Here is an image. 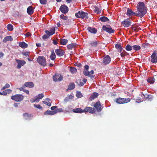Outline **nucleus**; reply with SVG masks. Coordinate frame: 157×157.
I'll return each mask as SVG.
<instances>
[{
  "mask_svg": "<svg viewBox=\"0 0 157 157\" xmlns=\"http://www.w3.org/2000/svg\"><path fill=\"white\" fill-rule=\"evenodd\" d=\"M25 87H24L23 86H22L20 88H19L18 89L19 90L21 91H22L23 92L26 93L27 94H29V91L28 90H26L24 89Z\"/></svg>",
  "mask_w": 157,
  "mask_h": 157,
  "instance_id": "obj_39",
  "label": "nucleus"
},
{
  "mask_svg": "<svg viewBox=\"0 0 157 157\" xmlns=\"http://www.w3.org/2000/svg\"><path fill=\"white\" fill-rule=\"evenodd\" d=\"M121 57H123L126 56V52L124 50H123V51L122 52H121Z\"/></svg>",
  "mask_w": 157,
  "mask_h": 157,
  "instance_id": "obj_51",
  "label": "nucleus"
},
{
  "mask_svg": "<svg viewBox=\"0 0 157 157\" xmlns=\"http://www.w3.org/2000/svg\"><path fill=\"white\" fill-rule=\"evenodd\" d=\"M83 112H89L91 113H94L95 111L94 108L90 107H86L83 109Z\"/></svg>",
  "mask_w": 157,
  "mask_h": 157,
  "instance_id": "obj_14",
  "label": "nucleus"
},
{
  "mask_svg": "<svg viewBox=\"0 0 157 157\" xmlns=\"http://www.w3.org/2000/svg\"><path fill=\"white\" fill-rule=\"evenodd\" d=\"M147 81L149 83L152 84L155 82V79L153 77L149 78L148 79Z\"/></svg>",
  "mask_w": 157,
  "mask_h": 157,
  "instance_id": "obj_34",
  "label": "nucleus"
},
{
  "mask_svg": "<svg viewBox=\"0 0 157 157\" xmlns=\"http://www.w3.org/2000/svg\"><path fill=\"white\" fill-rule=\"evenodd\" d=\"M126 14L128 16L132 15L136 16V13L133 12L131 9H130L129 8L127 9Z\"/></svg>",
  "mask_w": 157,
  "mask_h": 157,
  "instance_id": "obj_18",
  "label": "nucleus"
},
{
  "mask_svg": "<svg viewBox=\"0 0 157 157\" xmlns=\"http://www.w3.org/2000/svg\"><path fill=\"white\" fill-rule=\"evenodd\" d=\"M34 106L35 108H37L41 109H42V107L40 105H34Z\"/></svg>",
  "mask_w": 157,
  "mask_h": 157,
  "instance_id": "obj_52",
  "label": "nucleus"
},
{
  "mask_svg": "<svg viewBox=\"0 0 157 157\" xmlns=\"http://www.w3.org/2000/svg\"><path fill=\"white\" fill-rule=\"evenodd\" d=\"M34 9L32 6H29L27 9V12L28 14L31 15L33 13Z\"/></svg>",
  "mask_w": 157,
  "mask_h": 157,
  "instance_id": "obj_23",
  "label": "nucleus"
},
{
  "mask_svg": "<svg viewBox=\"0 0 157 157\" xmlns=\"http://www.w3.org/2000/svg\"><path fill=\"white\" fill-rule=\"evenodd\" d=\"M83 74L86 76H89L90 72L88 70H84L83 71Z\"/></svg>",
  "mask_w": 157,
  "mask_h": 157,
  "instance_id": "obj_45",
  "label": "nucleus"
},
{
  "mask_svg": "<svg viewBox=\"0 0 157 157\" xmlns=\"http://www.w3.org/2000/svg\"><path fill=\"white\" fill-rule=\"evenodd\" d=\"M13 40L12 37L10 36H8L5 37L3 40V42L6 43L8 41H12Z\"/></svg>",
  "mask_w": 157,
  "mask_h": 157,
  "instance_id": "obj_25",
  "label": "nucleus"
},
{
  "mask_svg": "<svg viewBox=\"0 0 157 157\" xmlns=\"http://www.w3.org/2000/svg\"><path fill=\"white\" fill-rule=\"evenodd\" d=\"M75 15L76 17L77 18L86 19L87 18L88 13L82 11H79L75 13Z\"/></svg>",
  "mask_w": 157,
  "mask_h": 157,
  "instance_id": "obj_3",
  "label": "nucleus"
},
{
  "mask_svg": "<svg viewBox=\"0 0 157 157\" xmlns=\"http://www.w3.org/2000/svg\"><path fill=\"white\" fill-rule=\"evenodd\" d=\"M132 47L129 44H128L126 47L125 49L127 51H130L132 49Z\"/></svg>",
  "mask_w": 157,
  "mask_h": 157,
  "instance_id": "obj_42",
  "label": "nucleus"
},
{
  "mask_svg": "<svg viewBox=\"0 0 157 157\" xmlns=\"http://www.w3.org/2000/svg\"><path fill=\"white\" fill-rule=\"evenodd\" d=\"M55 29L54 28H52L50 29L49 31L48 30H45V33L47 34L48 36H51L55 33Z\"/></svg>",
  "mask_w": 157,
  "mask_h": 157,
  "instance_id": "obj_17",
  "label": "nucleus"
},
{
  "mask_svg": "<svg viewBox=\"0 0 157 157\" xmlns=\"http://www.w3.org/2000/svg\"><path fill=\"white\" fill-rule=\"evenodd\" d=\"M94 72L93 70H92L90 72L89 77H90L91 78H93L95 76V75H93Z\"/></svg>",
  "mask_w": 157,
  "mask_h": 157,
  "instance_id": "obj_47",
  "label": "nucleus"
},
{
  "mask_svg": "<svg viewBox=\"0 0 157 157\" xmlns=\"http://www.w3.org/2000/svg\"><path fill=\"white\" fill-rule=\"evenodd\" d=\"M68 97L70 100L73 99L74 98V96L71 95H69Z\"/></svg>",
  "mask_w": 157,
  "mask_h": 157,
  "instance_id": "obj_60",
  "label": "nucleus"
},
{
  "mask_svg": "<svg viewBox=\"0 0 157 157\" xmlns=\"http://www.w3.org/2000/svg\"><path fill=\"white\" fill-rule=\"evenodd\" d=\"M76 45V44L71 43L68 45L67 46V48L68 49H73L75 48Z\"/></svg>",
  "mask_w": 157,
  "mask_h": 157,
  "instance_id": "obj_31",
  "label": "nucleus"
},
{
  "mask_svg": "<svg viewBox=\"0 0 157 157\" xmlns=\"http://www.w3.org/2000/svg\"><path fill=\"white\" fill-rule=\"evenodd\" d=\"M131 100L129 98H119L116 99V102L119 104H123L127 103L130 101Z\"/></svg>",
  "mask_w": 157,
  "mask_h": 157,
  "instance_id": "obj_4",
  "label": "nucleus"
},
{
  "mask_svg": "<svg viewBox=\"0 0 157 157\" xmlns=\"http://www.w3.org/2000/svg\"><path fill=\"white\" fill-rule=\"evenodd\" d=\"M111 61V59L109 55H107L104 57L102 63L104 65H106L109 64Z\"/></svg>",
  "mask_w": 157,
  "mask_h": 157,
  "instance_id": "obj_9",
  "label": "nucleus"
},
{
  "mask_svg": "<svg viewBox=\"0 0 157 157\" xmlns=\"http://www.w3.org/2000/svg\"><path fill=\"white\" fill-rule=\"evenodd\" d=\"M72 111L74 113H79L83 112V109L82 110L79 108H77L73 109Z\"/></svg>",
  "mask_w": 157,
  "mask_h": 157,
  "instance_id": "obj_30",
  "label": "nucleus"
},
{
  "mask_svg": "<svg viewBox=\"0 0 157 157\" xmlns=\"http://www.w3.org/2000/svg\"><path fill=\"white\" fill-rule=\"evenodd\" d=\"M37 61L40 65L43 66H45L46 65L45 58L43 56H38L37 59Z\"/></svg>",
  "mask_w": 157,
  "mask_h": 157,
  "instance_id": "obj_5",
  "label": "nucleus"
},
{
  "mask_svg": "<svg viewBox=\"0 0 157 157\" xmlns=\"http://www.w3.org/2000/svg\"><path fill=\"white\" fill-rule=\"evenodd\" d=\"M98 42L96 41H92L89 44V46L91 47H96L98 45Z\"/></svg>",
  "mask_w": 157,
  "mask_h": 157,
  "instance_id": "obj_27",
  "label": "nucleus"
},
{
  "mask_svg": "<svg viewBox=\"0 0 157 157\" xmlns=\"http://www.w3.org/2000/svg\"><path fill=\"white\" fill-rule=\"evenodd\" d=\"M94 107L95 110L98 112H100L102 110L101 104L99 101L96 102V103L94 105Z\"/></svg>",
  "mask_w": 157,
  "mask_h": 157,
  "instance_id": "obj_12",
  "label": "nucleus"
},
{
  "mask_svg": "<svg viewBox=\"0 0 157 157\" xmlns=\"http://www.w3.org/2000/svg\"><path fill=\"white\" fill-rule=\"evenodd\" d=\"M40 4L42 5H45L47 3V0H39Z\"/></svg>",
  "mask_w": 157,
  "mask_h": 157,
  "instance_id": "obj_48",
  "label": "nucleus"
},
{
  "mask_svg": "<svg viewBox=\"0 0 157 157\" xmlns=\"http://www.w3.org/2000/svg\"><path fill=\"white\" fill-rule=\"evenodd\" d=\"M87 80L86 79L84 78L82 80L81 79H78L76 81V83L80 86H82L86 83Z\"/></svg>",
  "mask_w": 157,
  "mask_h": 157,
  "instance_id": "obj_15",
  "label": "nucleus"
},
{
  "mask_svg": "<svg viewBox=\"0 0 157 157\" xmlns=\"http://www.w3.org/2000/svg\"><path fill=\"white\" fill-rule=\"evenodd\" d=\"M22 54L25 56H29V52H23Z\"/></svg>",
  "mask_w": 157,
  "mask_h": 157,
  "instance_id": "obj_55",
  "label": "nucleus"
},
{
  "mask_svg": "<svg viewBox=\"0 0 157 157\" xmlns=\"http://www.w3.org/2000/svg\"><path fill=\"white\" fill-rule=\"evenodd\" d=\"M115 47L118 50V52H121L123 50V48L120 44H116L115 45Z\"/></svg>",
  "mask_w": 157,
  "mask_h": 157,
  "instance_id": "obj_29",
  "label": "nucleus"
},
{
  "mask_svg": "<svg viewBox=\"0 0 157 157\" xmlns=\"http://www.w3.org/2000/svg\"><path fill=\"white\" fill-rule=\"evenodd\" d=\"M75 87V86L74 83H71L69 85L68 89L70 90H71L74 89Z\"/></svg>",
  "mask_w": 157,
  "mask_h": 157,
  "instance_id": "obj_35",
  "label": "nucleus"
},
{
  "mask_svg": "<svg viewBox=\"0 0 157 157\" xmlns=\"http://www.w3.org/2000/svg\"><path fill=\"white\" fill-rule=\"evenodd\" d=\"M57 106H52L51 107V109L52 110H54L56 108H57Z\"/></svg>",
  "mask_w": 157,
  "mask_h": 157,
  "instance_id": "obj_64",
  "label": "nucleus"
},
{
  "mask_svg": "<svg viewBox=\"0 0 157 157\" xmlns=\"http://www.w3.org/2000/svg\"><path fill=\"white\" fill-rule=\"evenodd\" d=\"M84 68L85 69V70H88L89 69V66L88 65H86L84 66Z\"/></svg>",
  "mask_w": 157,
  "mask_h": 157,
  "instance_id": "obj_62",
  "label": "nucleus"
},
{
  "mask_svg": "<svg viewBox=\"0 0 157 157\" xmlns=\"http://www.w3.org/2000/svg\"><path fill=\"white\" fill-rule=\"evenodd\" d=\"M63 76L58 73H56L53 76V80L55 82H60L63 80Z\"/></svg>",
  "mask_w": 157,
  "mask_h": 157,
  "instance_id": "obj_6",
  "label": "nucleus"
},
{
  "mask_svg": "<svg viewBox=\"0 0 157 157\" xmlns=\"http://www.w3.org/2000/svg\"><path fill=\"white\" fill-rule=\"evenodd\" d=\"M94 11L95 13H101V10L98 7L95 6L94 7Z\"/></svg>",
  "mask_w": 157,
  "mask_h": 157,
  "instance_id": "obj_40",
  "label": "nucleus"
},
{
  "mask_svg": "<svg viewBox=\"0 0 157 157\" xmlns=\"http://www.w3.org/2000/svg\"><path fill=\"white\" fill-rule=\"evenodd\" d=\"M37 97L40 99L44 97V94L42 93L39 94L37 96Z\"/></svg>",
  "mask_w": 157,
  "mask_h": 157,
  "instance_id": "obj_53",
  "label": "nucleus"
},
{
  "mask_svg": "<svg viewBox=\"0 0 157 157\" xmlns=\"http://www.w3.org/2000/svg\"><path fill=\"white\" fill-rule=\"evenodd\" d=\"M121 24L124 27H128L131 25V22L130 21V18H128L122 21Z\"/></svg>",
  "mask_w": 157,
  "mask_h": 157,
  "instance_id": "obj_7",
  "label": "nucleus"
},
{
  "mask_svg": "<svg viewBox=\"0 0 157 157\" xmlns=\"http://www.w3.org/2000/svg\"><path fill=\"white\" fill-rule=\"evenodd\" d=\"M50 58L52 60H54L56 58V56L54 50L52 51L51 54L50 56Z\"/></svg>",
  "mask_w": 157,
  "mask_h": 157,
  "instance_id": "obj_33",
  "label": "nucleus"
},
{
  "mask_svg": "<svg viewBox=\"0 0 157 157\" xmlns=\"http://www.w3.org/2000/svg\"><path fill=\"white\" fill-rule=\"evenodd\" d=\"M51 100L50 99L47 98H46L45 100L43 101L42 102L46 105L50 106L51 105Z\"/></svg>",
  "mask_w": 157,
  "mask_h": 157,
  "instance_id": "obj_21",
  "label": "nucleus"
},
{
  "mask_svg": "<svg viewBox=\"0 0 157 157\" xmlns=\"http://www.w3.org/2000/svg\"><path fill=\"white\" fill-rule=\"evenodd\" d=\"M132 48L135 51H139L141 48L140 46L138 45H133L132 46Z\"/></svg>",
  "mask_w": 157,
  "mask_h": 157,
  "instance_id": "obj_36",
  "label": "nucleus"
},
{
  "mask_svg": "<svg viewBox=\"0 0 157 157\" xmlns=\"http://www.w3.org/2000/svg\"><path fill=\"white\" fill-rule=\"evenodd\" d=\"M59 10L62 13L66 14L68 11V8L66 6L63 5H61L59 8Z\"/></svg>",
  "mask_w": 157,
  "mask_h": 157,
  "instance_id": "obj_11",
  "label": "nucleus"
},
{
  "mask_svg": "<svg viewBox=\"0 0 157 157\" xmlns=\"http://www.w3.org/2000/svg\"><path fill=\"white\" fill-rule=\"evenodd\" d=\"M98 96V94L96 92H94L91 95V96L89 98V99L90 101H92L95 98H96Z\"/></svg>",
  "mask_w": 157,
  "mask_h": 157,
  "instance_id": "obj_22",
  "label": "nucleus"
},
{
  "mask_svg": "<svg viewBox=\"0 0 157 157\" xmlns=\"http://www.w3.org/2000/svg\"><path fill=\"white\" fill-rule=\"evenodd\" d=\"M68 40L67 39H61L60 43L63 45H65L67 43Z\"/></svg>",
  "mask_w": 157,
  "mask_h": 157,
  "instance_id": "obj_38",
  "label": "nucleus"
},
{
  "mask_svg": "<svg viewBox=\"0 0 157 157\" xmlns=\"http://www.w3.org/2000/svg\"><path fill=\"white\" fill-rule=\"evenodd\" d=\"M151 62L153 63H156L157 62V55L156 51L154 52L151 56Z\"/></svg>",
  "mask_w": 157,
  "mask_h": 157,
  "instance_id": "obj_13",
  "label": "nucleus"
},
{
  "mask_svg": "<svg viewBox=\"0 0 157 157\" xmlns=\"http://www.w3.org/2000/svg\"><path fill=\"white\" fill-rule=\"evenodd\" d=\"M23 116L26 120L31 119V117H33L31 114H29L27 113H24Z\"/></svg>",
  "mask_w": 157,
  "mask_h": 157,
  "instance_id": "obj_19",
  "label": "nucleus"
},
{
  "mask_svg": "<svg viewBox=\"0 0 157 157\" xmlns=\"http://www.w3.org/2000/svg\"><path fill=\"white\" fill-rule=\"evenodd\" d=\"M143 101V100H142L141 98L140 99H136V102L139 103L140 102H141Z\"/></svg>",
  "mask_w": 157,
  "mask_h": 157,
  "instance_id": "obj_57",
  "label": "nucleus"
},
{
  "mask_svg": "<svg viewBox=\"0 0 157 157\" xmlns=\"http://www.w3.org/2000/svg\"><path fill=\"white\" fill-rule=\"evenodd\" d=\"M60 17L63 20H66L68 19V17L65 16L63 14H62L60 15Z\"/></svg>",
  "mask_w": 157,
  "mask_h": 157,
  "instance_id": "obj_49",
  "label": "nucleus"
},
{
  "mask_svg": "<svg viewBox=\"0 0 157 157\" xmlns=\"http://www.w3.org/2000/svg\"><path fill=\"white\" fill-rule=\"evenodd\" d=\"M55 52L57 56L59 57L63 56L64 54V51L62 49H56Z\"/></svg>",
  "mask_w": 157,
  "mask_h": 157,
  "instance_id": "obj_16",
  "label": "nucleus"
},
{
  "mask_svg": "<svg viewBox=\"0 0 157 157\" xmlns=\"http://www.w3.org/2000/svg\"><path fill=\"white\" fill-rule=\"evenodd\" d=\"M35 101L36 102H38L40 101V99L37 96L35 97Z\"/></svg>",
  "mask_w": 157,
  "mask_h": 157,
  "instance_id": "obj_63",
  "label": "nucleus"
},
{
  "mask_svg": "<svg viewBox=\"0 0 157 157\" xmlns=\"http://www.w3.org/2000/svg\"><path fill=\"white\" fill-rule=\"evenodd\" d=\"M63 110L62 108L58 109L55 110V111L56 112V113L58 112H63Z\"/></svg>",
  "mask_w": 157,
  "mask_h": 157,
  "instance_id": "obj_50",
  "label": "nucleus"
},
{
  "mask_svg": "<svg viewBox=\"0 0 157 157\" xmlns=\"http://www.w3.org/2000/svg\"><path fill=\"white\" fill-rule=\"evenodd\" d=\"M99 20L102 22H105L109 21L108 18L105 16L101 17Z\"/></svg>",
  "mask_w": 157,
  "mask_h": 157,
  "instance_id": "obj_32",
  "label": "nucleus"
},
{
  "mask_svg": "<svg viewBox=\"0 0 157 157\" xmlns=\"http://www.w3.org/2000/svg\"><path fill=\"white\" fill-rule=\"evenodd\" d=\"M102 29L104 31H106L109 34L113 33L115 32V30L113 29L110 25H109V27H106L105 25H103Z\"/></svg>",
  "mask_w": 157,
  "mask_h": 157,
  "instance_id": "obj_8",
  "label": "nucleus"
},
{
  "mask_svg": "<svg viewBox=\"0 0 157 157\" xmlns=\"http://www.w3.org/2000/svg\"><path fill=\"white\" fill-rule=\"evenodd\" d=\"M149 45V44L146 42L142 44V47L143 49H145L147 48Z\"/></svg>",
  "mask_w": 157,
  "mask_h": 157,
  "instance_id": "obj_44",
  "label": "nucleus"
},
{
  "mask_svg": "<svg viewBox=\"0 0 157 157\" xmlns=\"http://www.w3.org/2000/svg\"><path fill=\"white\" fill-rule=\"evenodd\" d=\"M140 95L144 100L150 101L153 98L151 94H144L142 92L141 93Z\"/></svg>",
  "mask_w": 157,
  "mask_h": 157,
  "instance_id": "obj_10",
  "label": "nucleus"
},
{
  "mask_svg": "<svg viewBox=\"0 0 157 157\" xmlns=\"http://www.w3.org/2000/svg\"><path fill=\"white\" fill-rule=\"evenodd\" d=\"M70 70L71 72L73 74L75 73L77 71V69L74 67H70Z\"/></svg>",
  "mask_w": 157,
  "mask_h": 157,
  "instance_id": "obj_43",
  "label": "nucleus"
},
{
  "mask_svg": "<svg viewBox=\"0 0 157 157\" xmlns=\"http://www.w3.org/2000/svg\"><path fill=\"white\" fill-rule=\"evenodd\" d=\"M6 90V92L7 93H7L10 94V93L12 91V90L10 89H7Z\"/></svg>",
  "mask_w": 157,
  "mask_h": 157,
  "instance_id": "obj_59",
  "label": "nucleus"
},
{
  "mask_svg": "<svg viewBox=\"0 0 157 157\" xmlns=\"http://www.w3.org/2000/svg\"><path fill=\"white\" fill-rule=\"evenodd\" d=\"M76 96L78 98H81L82 97V95L80 91H77L76 94Z\"/></svg>",
  "mask_w": 157,
  "mask_h": 157,
  "instance_id": "obj_46",
  "label": "nucleus"
},
{
  "mask_svg": "<svg viewBox=\"0 0 157 157\" xmlns=\"http://www.w3.org/2000/svg\"><path fill=\"white\" fill-rule=\"evenodd\" d=\"M70 101V99L68 97H66L64 99V101L66 102H67Z\"/></svg>",
  "mask_w": 157,
  "mask_h": 157,
  "instance_id": "obj_56",
  "label": "nucleus"
},
{
  "mask_svg": "<svg viewBox=\"0 0 157 157\" xmlns=\"http://www.w3.org/2000/svg\"><path fill=\"white\" fill-rule=\"evenodd\" d=\"M16 61L17 63H19L21 66H23L26 63L23 60H20L16 59Z\"/></svg>",
  "mask_w": 157,
  "mask_h": 157,
  "instance_id": "obj_37",
  "label": "nucleus"
},
{
  "mask_svg": "<svg viewBox=\"0 0 157 157\" xmlns=\"http://www.w3.org/2000/svg\"><path fill=\"white\" fill-rule=\"evenodd\" d=\"M87 30L90 33L94 34H95L97 32V29L94 28H91V27H88L87 28Z\"/></svg>",
  "mask_w": 157,
  "mask_h": 157,
  "instance_id": "obj_26",
  "label": "nucleus"
},
{
  "mask_svg": "<svg viewBox=\"0 0 157 157\" xmlns=\"http://www.w3.org/2000/svg\"><path fill=\"white\" fill-rule=\"evenodd\" d=\"M6 94L7 93L6 92V90L3 91L2 92H0V95H6Z\"/></svg>",
  "mask_w": 157,
  "mask_h": 157,
  "instance_id": "obj_54",
  "label": "nucleus"
},
{
  "mask_svg": "<svg viewBox=\"0 0 157 157\" xmlns=\"http://www.w3.org/2000/svg\"><path fill=\"white\" fill-rule=\"evenodd\" d=\"M132 29L135 32H137L138 31V30L137 29L134 27H132Z\"/></svg>",
  "mask_w": 157,
  "mask_h": 157,
  "instance_id": "obj_61",
  "label": "nucleus"
},
{
  "mask_svg": "<svg viewBox=\"0 0 157 157\" xmlns=\"http://www.w3.org/2000/svg\"><path fill=\"white\" fill-rule=\"evenodd\" d=\"M136 16L140 18L143 17L147 12L146 7L143 2H139L136 6Z\"/></svg>",
  "mask_w": 157,
  "mask_h": 157,
  "instance_id": "obj_1",
  "label": "nucleus"
},
{
  "mask_svg": "<svg viewBox=\"0 0 157 157\" xmlns=\"http://www.w3.org/2000/svg\"><path fill=\"white\" fill-rule=\"evenodd\" d=\"M34 86V84L33 82H25L24 86H23L24 87H28L29 88H32Z\"/></svg>",
  "mask_w": 157,
  "mask_h": 157,
  "instance_id": "obj_20",
  "label": "nucleus"
},
{
  "mask_svg": "<svg viewBox=\"0 0 157 157\" xmlns=\"http://www.w3.org/2000/svg\"><path fill=\"white\" fill-rule=\"evenodd\" d=\"M24 96L21 94H16L14 95H12L11 97V99L16 102H21L24 98Z\"/></svg>",
  "mask_w": 157,
  "mask_h": 157,
  "instance_id": "obj_2",
  "label": "nucleus"
},
{
  "mask_svg": "<svg viewBox=\"0 0 157 157\" xmlns=\"http://www.w3.org/2000/svg\"><path fill=\"white\" fill-rule=\"evenodd\" d=\"M7 28L8 30L10 31H12L13 29V26L11 24H9L7 25Z\"/></svg>",
  "mask_w": 157,
  "mask_h": 157,
  "instance_id": "obj_41",
  "label": "nucleus"
},
{
  "mask_svg": "<svg viewBox=\"0 0 157 157\" xmlns=\"http://www.w3.org/2000/svg\"><path fill=\"white\" fill-rule=\"evenodd\" d=\"M49 37L47 35H44L43 36H42V38L44 39H47L48 37Z\"/></svg>",
  "mask_w": 157,
  "mask_h": 157,
  "instance_id": "obj_58",
  "label": "nucleus"
},
{
  "mask_svg": "<svg viewBox=\"0 0 157 157\" xmlns=\"http://www.w3.org/2000/svg\"><path fill=\"white\" fill-rule=\"evenodd\" d=\"M56 113V112H55V110L54 111H51L49 110H48L44 113V114L53 115Z\"/></svg>",
  "mask_w": 157,
  "mask_h": 157,
  "instance_id": "obj_28",
  "label": "nucleus"
},
{
  "mask_svg": "<svg viewBox=\"0 0 157 157\" xmlns=\"http://www.w3.org/2000/svg\"><path fill=\"white\" fill-rule=\"evenodd\" d=\"M19 45L23 48H25L27 47L28 44L24 42H21L19 43Z\"/></svg>",
  "mask_w": 157,
  "mask_h": 157,
  "instance_id": "obj_24",
  "label": "nucleus"
}]
</instances>
